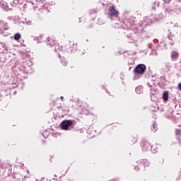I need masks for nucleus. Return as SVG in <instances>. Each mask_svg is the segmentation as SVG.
<instances>
[{
	"mask_svg": "<svg viewBox=\"0 0 181 181\" xmlns=\"http://www.w3.org/2000/svg\"><path fill=\"white\" fill-rule=\"evenodd\" d=\"M60 100H62V101H63V100H64V97L61 96V97H60Z\"/></svg>",
	"mask_w": 181,
	"mask_h": 181,
	"instance_id": "dca6fc26",
	"label": "nucleus"
},
{
	"mask_svg": "<svg viewBox=\"0 0 181 181\" xmlns=\"http://www.w3.org/2000/svg\"><path fill=\"white\" fill-rule=\"evenodd\" d=\"M55 43H56V41H54V43L49 44V45H50V46H54Z\"/></svg>",
	"mask_w": 181,
	"mask_h": 181,
	"instance_id": "2eb2a0df",
	"label": "nucleus"
},
{
	"mask_svg": "<svg viewBox=\"0 0 181 181\" xmlns=\"http://www.w3.org/2000/svg\"><path fill=\"white\" fill-rule=\"evenodd\" d=\"M146 70V66H145V64H141L136 66V68L134 70V72L136 73V74H144Z\"/></svg>",
	"mask_w": 181,
	"mask_h": 181,
	"instance_id": "f257e3e1",
	"label": "nucleus"
},
{
	"mask_svg": "<svg viewBox=\"0 0 181 181\" xmlns=\"http://www.w3.org/2000/svg\"><path fill=\"white\" fill-rule=\"evenodd\" d=\"M109 11V16H115V18H118L119 15V12L115 9V6H112L108 8Z\"/></svg>",
	"mask_w": 181,
	"mask_h": 181,
	"instance_id": "7ed1b4c3",
	"label": "nucleus"
},
{
	"mask_svg": "<svg viewBox=\"0 0 181 181\" xmlns=\"http://www.w3.org/2000/svg\"><path fill=\"white\" fill-rule=\"evenodd\" d=\"M178 127H179L180 128H181V124H179Z\"/></svg>",
	"mask_w": 181,
	"mask_h": 181,
	"instance_id": "f3484780",
	"label": "nucleus"
},
{
	"mask_svg": "<svg viewBox=\"0 0 181 181\" xmlns=\"http://www.w3.org/2000/svg\"><path fill=\"white\" fill-rule=\"evenodd\" d=\"M165 4H169L170 2V0H163Z\"/></svg>",
	"mask_w": 181,
	"mask_h": 181,
	"instance_id": "ddd939ff",
	"label": "nucleus"
},
{
	"mask_svg": "<svg viewBox=\"0 0 181 181\" xmlns=\"http://www.w3.org/2000/svg\"><path fill=\"white\" fill-rule=\"evenodd\" d=\"M21 37H22V35H21L20 33H16L14 35V40H19V39H21Z\"/></svg>",
	"mask_w": 181,
	"mask_h": 181,
	"instance_id": "1a4fd4ad",
	"label": "nucleus"
},
{
	"mask_svg": "<svg viewBox=\"0 0 181 181\" xmlns=\"http://www.w3.org/2000/svg\"><path fill=\"white\" fill-rule=\"evenodd\" d=\"M153 128L156 131V129H158V124L156 123H154L153 124Z\"/></svg>",
	"mask_w": 181,
	"mask_h": 181,
	"instance_id": "f8f14e48",
	"label": "nucleus"
},
{
	"mask_svg": "<svg viewBox=\"0 0 181 181\" xmlns=\"http://www.w3.org/2000/svg\"><path fill=\"white\" fill-rule=\"evenodd\" d=\"M49 39H50L49 37H48V42H50V40H49Z\"/></svg>",
	"mask_w": 181,
	"mask_h": 181,
	"instance_id": "a211bd4d",
	"label": "nucleus"
},
{
	"mask_svg": "<svg viewBox=\"0 0 181 181\" xmlns=\"http://www.w3.org/2000/svg\"><path fill=\"white\" fill-rule=\"evenodd\" d=\"M73 125V121L71 120H64L62 122L60 127L64 131H69V127Z\"/></svg>",
	"mask_w": 181,
	"mask_h": 181,
	"instance_id": "f03ea898",
	"label": "nucleus"
},
{
	"mask_svg": "<svg viewBox=\"0 0 181 181\" xmlns=\"http://www.w3.org/2000/svg\"><path fill=\"white\" fill-rule=\"evenodd\" d=\"M178 88H179V90H180V91H181V83H180L178 84Z\"/></svg>",
	"mask_w": 181,
	"mask_h": 181,
	"instance_id": "4468645a",
	"label": "nucleus"
},
{
	"mask_svg": "<svg viewBox=\"0 0 181 181\" xmlns=\"http://www.w3.org/2000/svg\"><path fill=\"white\" fill-rule=\"evenodd\" d=\"M176 135H180L181 134V130L179 129H177L175 130Z\"/></svg>",
	"mask_w": 181,
	"mask_h": 181,
	"instance_id": "9b49d317",
	"label": "nucleus"
},
{
	"mask_svg": "<svg viewBox=\"0 0 181 181\" xmlns=\"http://www.w3.org/2000/svg\"><path fill=\"white\" fill-rule=\"evenodd\" d=\"M141 163L144 165V168L149 166V161H148V160H141Z\"/></svg>",
	"mask_w": 181,
	"mask_h": 181,
	"instance_id": "0eeeda50",
	"label": "nucleus"
},
{
	"mask_svg": "<svg viewBox=\"0 0 181 181\" xmlns=\"http://www.w3.org/2000/svg\"><path fill=\"white\" fill-rule=\"evenodd\" d=\"M141 146L144 149V151H147V149H149V148H151V144L148 141H144L141 144Z\"/></svg>",
	"mask_w": 181,
	"mask_h": 181,
	"instance_id": "20e7f679",
	"label": "nucleus"
},
{
	"mask_svg": "<svg viewBox=\"0 0 181 181\" xmlns=\"http://www.w3.org/2000/svg\"><path fill=\"white\" fill-rule=\"evenodd\" d=\"M61 64H62V66H64V67H66L67 66V62L66 60H62Z\"/></svg>",
	"mask_w": 181,
	"mask_h": 181,
	"instance_id": "9d476101",
	"label": "nucleus"
},
{
	"mask_svg": "<svg viewBox=\"0 0 181 181\" xmlns=\"http://www.w3.org/2000/svg\"><path fill=\"white\" fill-rule=\"evenodd\" d=\"M137 139L136 137H132L130 139V144L132 145H134V144H136Z\"/></svg>",
	"mask_w": 181,
	"mask_h": 181,
	"instance_id": "6e6552de",
	"label": "nucleus"
},
{
	"mask_svg": "<svg viewBox=\"0 0 181 181\" xmlns=\"http://www.w3.org/2000/svg\"><path fill=\"white\" fill-rule=\"evenodd\" d=\"M163 98L164 101H168V100H169V93L168 92H164L163 94Z\"/></svg>",
	"mask_w": 181,
	"mask_h": 181,
	"instance_id": "423d86ee",
	"label": "nucleus"
},
{
	"mask_svg": "<svg viewBox=\"0 0 181 181\" xmlns=\"http://www.w3.org/2000/svg\"><path fill=\"white\" fill-rule=\"evenodd\" d=\"M171 57L174 60H176L179 57V53L177 52H175V51L173 52L172 54H171Z\"/></svg>",
	"mask_w": 181,
	"mask_h": 181,
	"instance_id": "39448f33",
	"label": "nucleus"
},
{
	"mask_svg": "<svg viewBox=\"0 0 181 181\" xmlns=\"http://www.w3.org/2000/svg\"><path fill=\"white\" fill-rule=\"evenodd\" d=\"M55 52H57V48H55Z\"/></svg>",
	"mask_w": 181,
	"mask_h": 181,
	"instance_id": "6ab92c4d",
	"label": "nucleus"
}]
</instances>
